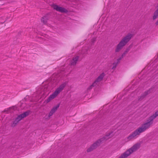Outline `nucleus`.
<instances>
[{"instance_id": "obj_3", "label": "nucleus", "mask_w": 158, "mask_h": 158, "mask_svg": "<svg viewBox=\"0 0 158 158\" xmlns=\"http://www.w3.org/2000/svg\"><path fill=\"white\" fill-rule=\"evenodd\" d=\"M66 85L65 83H64L61 85L60 86L56 89V91L52 95L45 100V102L48 103L51 100L54 99L57 95L64 89Z\"/></svg>"}, {"instance_id": "obj_7", "label": "nucleus", "mask_w": 158, "mask_h": 158, "mask_svg": "<svg viewBox=\"0 0 158 158\" xmlns=\"http://www.w3.org/2000/svg\"><path fill=\"white\" fill-rule=\"evenodd\" d=\"M60 105L58 104L56 106L53 107L52 109L51 110L49 114L48 117H50V116L52 115L55 112V111L57 110V109L59 108V106Z\"/></svg>"}, {"instance_id": "obj_13", "label": "nucleus", "mask_w": 158, "mask_h": 158, "mask_svg": "<svg viewBox=\"0 0 158 158\" xmlns=\"http://www.w3.org/2000/svg\"><path fill=\"white\" fill-rule=\"evenodd\" d=\"M118 62L115 63L114 62L113 64V66L112 68V69H114L116 67V66L118 64Z\"/></svg>"}, {"instance_id": "obj_21", "label": "nucleus", "mask_w": 158, "mask_h": 158, "mask_svg": "<svg viewBox=\"0 0 158 158\" xmlns=\"http://www.w3.org/2000/svg\"><path fill=\"white\" fill-rule=\"evenodd\" d=\"M87 50H88V49H87V50H86V52H87Z\"/></svg>"}, {"instance_id": "obj_19", "label": "nucleus", "mask_w": 158, "mask_h": 158, "mask_svg": "<svg viewBox=\"0 0 158 158\" xmlns=\"http://www.w3.org/2000/svg\"><path fill=\"white\" fill-rule=\"evenodd\" d=\"M124 56H122V55L121 56V57H120V58L121 59H122Z\"/></svg>"}, {"instance_id": "obj_12", "label": "nucleus", "mask_w": 158, "mask_h": 158, "mask_svg": "<svg viewBox=\"0 0 158 158\" xmlns=\"http://www.w3.org/2000/svg\"><path fill=\"white\" fill-rule=\"evenodd\" d=\"M97 83H95V82H94L91 85L89 88H88L87 90H90L91 89H92L93 87Z\"/></svg>"}, {"instance_id": "obj_1", "label": "nucleus", "mask_w": 158, "mask_h": 158, "mask_svg": "<svg viewBox=\"0 0 158 158\" xmlns=\"http://www.w3.org/2000/svg\"><path fill=\"white\" fill-rule=\"evenodd\" d=\"M112 133V132H111L106 133L105 136L98 140L91 145V146L87 149V152H90L93 151L94 149L96 148L100 145L102 142L106 140L112 136V135L110 136Z\"/></svg>"}, {"instance_id": "obj_8", "label": "nucleus", "mask_w": 158, "mask_h": 158, "mask_svg": "<svg viewBox=\"0 0 158 158\" xmlns=\"http://www.w3.org/2000/svg\"><path fill=\"white\" fill-rule=\"evenodd\" d=\"M151 89L149 90L145 91L143 94L140 96V98H139V101H141L143 99L146 95L150 93Z\"/></svg>"}, {"instance_id": "obj_14", "label": "nucleus", "mask_w": 158, "mask_h": 158, "mask_svg": "<svg viewBox=\"0 0 158 158\" xmlns=\"http://www.w3.org/2000/svg\"><path fill=\"white\" fill-rule=\"evenodd\" d=\"M132 47L131 45H130L128 48H127L126 50L125 51L126 52H127V53L129 52V51L130 50V49L131 48V47Z\"/></svg>"}, {"instance_id": "obj_10", "label": "nucleus", "mask_w": 158, "mask_h": 158, "mask_svg": "<svg viewBox=\"0 0 158 158\" xmlns=\"http://www.w3.org/2000/svg\"><path fill=\"white\" fill-rule=\"evenodd\" d=\"M48 19V17L46 15L42 17L41 19V20L44 24H46Z\"/></svg>"}, {"instance_id": "obj_5", "label": "nucleus", "mask_w": 158, "mask_h": 158, "mask_svg": "<svg viewBox=\"0 0 158 158\" xmlns=\"http://www.w3.org/2000/svg\"><path fill=\"white\" fill-rule=\"evenodd\" d=\"M52 7L54 9L56 10L57 11H59L61 13H67L68 12V10L64 7H60L58 5L52 4L51 5Z\"/></svg>"}, {"instance_id": "obj_2", "label": "nucleus", "mask_w": 158, "mask_h": 158, "mask_svg": "<svg viewBox=\"0 0 158 158\" xmlns=\"http://www.w3.org/2000/svg\"><path fill=\"white\" fill-rule=\"evenodd\" d=\"M133 34H128L126 36L123 38L119 44L117 45L115 49V52H118L133 37Z\"/></svg>"}, {"instance_id": "obj_9", "label": "nucleus", "mask_w": 158, "mask_h": 158, "mask_svg": "<svg viewBox=\"0 0 158 158\" xmlns=\"http://www.w3.org/2000/svg\"><path fill=\"white\" fill-rule=\"evenodd\" d=\"M104 76V73H102L99 77H98L94 82H95V83H96L97 82H98L100 81H101L103 78Z\"/></svg>"}, {"instance_id": "obj_4", "label": "nucleus", "mask_w": 158, "mask_h": 158, "mask_svg": "<svg viewBox=\"0 0 158 158\" xmlns=\"http://www.w3.org/2000/svg\"><path fill=\"white\" fill-rule=\"evenodd\" d=\"M30 113L31 111L29 110H28L24 112L23 113L19 115L16 118L15 120L11 124V126L12 127H14L16 126L20 121L23 118L28 115Z\"/></svg>"}, {"instance_id": "obj_6", "label": "nucleus", "mask_w": 158, "mask_h": 158, "mask_svg": "<svg viewBox=\"0 0 158 158\" xmlns=\"http://www.w3.org/2000/svg\"><path fill=\"white\" fill-rule=\"evenodd\" d=\"M79 58L78 56H76L73 57L71 62V64L73 66H75L76 65L77 61Z\"/></svg>"}, {"instance_id": "obj_16", "label": "nucleus", "mask_w": 158, "mask_h": 158, "mask_svg": "<svg viewBox=\"0 0 158 158\" xmlns=\"http://www.w3.org/2000/svg\"><path fill=\"white\" fill-rule=\"evenodd\" d=\"M127 53V52H126L125 51V52L123 53L122 55V56H125Z\"/></svg>"}, {"instance_id": "obj_11", "label": "nucleus", "mask_w": 158, "mask_h": 158, "mask_svg": "<svg viewBox=\"0 0 158 158\" xmlns=\"http://www.w3.org/2000/svg\"><path fill=\"white\" fill-rule=\"evenodd\" d=\"M158 17V8L154 11L153 16V19L155 20Z\"/></svg>"}, {"instance_id": "obj_20", "label": "nucleus", "mask_w": 158, "mask_h": 158, "mask_svg": "<svg viewBox=\"0 0 158 158\" xmlns=\"http://www.w3.org/2000/svg\"><path fill=\"white\" fill-rule=\"evenodd\" d=\"M83 53H84V54L85 53V52H83Z\"/></svg>"}, {"instance_id": "obj_15", "label": "nucleus", "mask_w": 158, "mask_h": 158, "mask_svg": "<svg viewBox=\"0 0 158 158\" xmlns=\"http://www.w3.org/2000/svg\"><path fill=\"white\" fill-rule=\"evenodd\" d=\"M96 40V38H93L91 40V42L92 44H94V43L95 42V41Z\"/></svg>"}, {"instance_id": "obj_18", "label": "nucleus", "mask_w": 158, "mask_h": 158, "mask_svg": "<svg viewBox=\"0 0 158 158\" xmlns=\"http://www.w3.org/2000/svg\"><path fill=\"white\" fill-rule=\"evenodd\" d=\"M121 59H122L120 58H119L118 59H117V62H118V63L120 62V60H121Z\"/></svg>"}, {"instance_id": "obj_17", "label": "nucleus", "mask_w": 158, "mask_h": 158, "mask_svg": "<svg viewBox=\"0 0 158 158\" xmlns=\"http://www.w3.org/2000/svg\"><path fill=\"white\" fill-rule=\"evenodd\" d=\"M16 107L15 106H13L10 108L9 109H14V110H15V109H16Z\"/></svg>"}]
</instances>
